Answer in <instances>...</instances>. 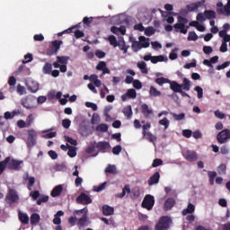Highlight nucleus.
<instances>
[{
	"mask_svg": "<svg viewBox=\"0 0 230 230\" xmlns=\"http://www.w3.org/2000/svg\"><path fill=\"white\" fill-rule=\"evenodd\" d=\"M87 207L84 208L83 209L74 211V215L81 217L79 219H77L78 227H85V226H88L89 219L87 217Z\"/></svg>",
	"mask_w": 230,
	"mask_h": 230,
	"instance_id": "nucleus-1",
	"label": "nucleus"
},
{
	"mask_svg": "<svg viewBox=\"0 0 230 230\" xmlns=\"http://www.w3.org/2000/svg\"><path fill=\"white\" fill-rule=\"evenodd\" d=\"M177 19L178 22L173 25V28L176 31H179L180 30V33L186 35V33H188V29L190 28V26H186V24H188V18L178 16Z\"/></svg>",
	"mask_w": 230,
	"mask_h": 230,
	"instance_id": "nucleus-2",
	"label": "nucleus"
},
{
	"mask_svg": "<svg viewBox=\"0 0 230 230\" xmlns=\"http://www.w3.org/2000/svg\"><path fill=\"white\" fill-rule=\"evenodd\" d=\"M172 224V218L168 216H164L160 217L158 223L155 226V230H168L170 229V225Z\"/></svg>",
	"mask_w": 230,
	"mask_h": 230,
	"instance_id": "nucleus-3",
	"label": "nucleus"
},
{
	"mask_svg": "<svg viewBox=\"0 0 230 230\" xmlns=\"http://www.w3.org/2000/svg\"><path fill=\"white\" fill-rule=\"evenodd\" d=\"M155 204V199L154 196L150 194H146L142 201V208L144 209H147V211H151V209L154 208V205Z\"/></svg>",
	"mask_w": 230,
	"mask_h": 230,
	"instance_id": "nucleus-4",
	"label": "nucleus"
},
{
	"mask_svg": "<svg viewBox=\"0 0 230 230\" xmlns=\"http://www.w3.org/2000/svg\"><path fill=\"white\" fill-rule=\"evenodd\" d=\"M230 139V130L223 129L217 135V141L219 145H226Z\"/></svg>",
	"mask_w": 230,
	"mask_h": 230,
	"instance_id": "nucleus-5",
	"label": "nucleus"
},
{
	"mask_svg": "<svg viewBox=\"0 0 230 230\" xmlns=\"http://www.w3.org/2000/svg\"><path fill=\"white\" fill-rule=\"evenodd\" d=\"M62 44H63L62 40H56L52 41L47 50V55H49V57H51L52 55H57Z\"/></svg>",
	"mask_w": 230,
	"mask_h": 230,
	"instance_id": "nucleus-6",
	"label": "nucleus"
},
{
	"mask_svg": "<svg viewBox=\"0 0 230 230\" xmlns=\"http://www.w3.org/2000/svg\"><path fill=\"white\" fill-rule=\"evenodd\" d=\"M26 145L28 147L35 146L37 145V131L35 129H29Z\"/></svg>",
	"mask_w": 230,
	"mask_h": 230,
	"instance_id": "nucleus-7",
	"label": "nucleus"
},
{
	"mask_svg": "<svg viewBox=\"0 0 230 230\" xmlns=\"http://www.w3.org/2000/svg\"><path fill=\"white\" fill-rule=\"evenodd\" d=\"M182 156L184 159H186V161H189V163H195V161L199 159L197 152L193 150H183Z\"/></svg>",
	"mask_w": 230,
	"mask_h": 230,
	"instance_id": "nucleus-8",
	"label": "nucleus"
},
{
	"mask_svg": "<svg viewBox=\"0 0 230 230\" xmlns=\"http://www.w3.org/2000/svg\"><path fill=\"white\" fill-rule=\"evenodd\" d=\"M76 202H77V204H82L83 206H87V204H92L93 203V199L85 192H82L76 198Z\"/></svg>",
	"mask_w": 230,
	"mask_h": 230,
	"instance_id": "nucleus-9",
	"label": "nucleus"
},
{
	"mask_svg": "<svg viewBox=\"0 0 230 230\" xmlns=\"http://www.w3.org/2000/svg\"><path fill=\"white\" fill-rule=\"evenodd\" d=\"M19 200V195L17 194V190L13 189H10L9 192L6 196V201L9 204H13Z\"/></svg>",
	"mask_w": 230,
	"mask_h": 230,
	"instance_id": "nucleus-10",
	"label": "nucleus"
},
{
	"mask_svg": "<svg viewBox=\"0 0 230 230\" xmlns=\"http://www.w3.org/2000/svg\"><path fill=\"white\" fill-rule=\"evenodd\" d=\"M69 61V57L67 56H58L57 57V61L53 63V66L56 69H58L60 67V64L62 65H67V62Z\"/></svg>",
	"mask_w": 230,
	"mask_h": 230,
	"instance_id": "nucleus-11",
	"label": "nucleus"
},
{
	"mask_svg": "<svg viewBox=\"0 0 230 230\" xmlns=\"http://www.w3.org/2000/svg\"><path fill=\"white\" fill-rule=\"evenodd\" d=\"M205 4L206 0H201L199 2L190 4L187 5V10H189V12H197V10H199V8H201V6H204Z\"/></svg>",
	"mask_w": 230,
	"mask_h": 230,
	"instance_id": "nucleus-12",
	"label": "nucleus"
},
{
	"mask_svg": "<svg viewBox=\"0 0 230 230\" xmlns=\"http://www.w3.org/2000/svg\"><path fill=\"white\" fill-rule=\"evenodd\" d=\"M22 164V161L12 159L8 162V169L9 170H21V165Z\"/></svg>",
	"mask_w": 230,
	"mask_h": 230,
	"instance_id": "nucleus-13",
	"label": "nucleus"
},
{
	"mask_svg": "<svg viewBox=\"0 0 230 230\" xmlns=\"http://www.w3.org/2000/svg\"><path fill=\"white\" fill-rule=\"evenodd\" d=\"M23 180L24 181H29L27 188H28L29 191H31L33 186H35V177L30 176V174H28V172H26L23 175Z\"/></svg>",
	"mask_w": 230,
	"mask_h": 230,
	"instance_id": "nucleus-14",
	"label": "nucleus"
},
{
	"mask_svg": "<svg viewBox=\"0 0 230 230\" xmlns=\"http://www.w3.org/2000/svg\"><path fill=\"white\" fill-rule=\"evenodd\" d=\"M143 137L146 138L149 143H153V145H155V142L157 141V137H155L152 132L150 131H142Z\"/></svg>",
	"mask_w": 230,
	"mask_h": 230,
	"instance_id": "nucleus-15",
	"label": "nucleus"
},
{
	"mask_svg": "<svg viewBox=\"0 0 230 230\" xmlns=\"http://www.w3.org/2000/svg\"><path fill=\"white\" fill-rule=\"evenodd\" d=\"M161 179V174L159 172H155L149 179L148 184L149 186H154V184H159V180Z\"/></svg>",
	"mask_w": 230,
	"mask_h": 230,
	"instance_id": "nucleus-16",
	"label": "nucleus"
},
{
	"mask_svg": "<svg viewBox=\"0 0 230 230\" xmlns=\"http://www.w3.org/2000/svg\"><path fill=\"white\" fill-rule=\"evenodd\" d=\"M119 48L120 51H123L124 55L128 53V48H130V46L127 45V43L125 42V39L121 38L119 40L118 46Z\"/></svg>",
	"mask_w": 230,
	"mask_h": 230,
	"instance_id": "nucleus-17",
	"label": "nucleus"
},
{
	"mask_svg": "<svg viewBox=\"0 0 230 230\" xmlns=\"http://www.w3.org/2000/svg\"><path fill=\"white\" fill-rule=\"evenodd\" d=\"M96 148L99 149V152H102L103 154H105L106 150H109V148H111V144H109V142H99L96 145Z\"/></svg>",
	"mask_w": 230,
	"mask_h": 230,
	"instance_id": "nucleus-18",
	"label": "nucleus"
},
{
	"mask_svg": "<svg viewBox=\"0 0 230 230\" xmlns=\"http://www.w3.org/2000/svg\"><path fill=\"white\" fill-rule=\"evenodd\" d=\"M142 114L145 118H150L151 114H154V111L148 107V104L144 103L141 105Z\"/></svg>",
	"mask_w": 230,
	"mask_h": 230,
	"instance_id": "nucleus-19",
	"label": "nucleus"
},
{
	"mask_svg": "<svg viewBox=\"0 0 230 230\" xmlns=\"http://www.w3.org/2000/svg\"><path fill=\"white\" fill-rule=\"evenodd\" d=\"M174 206H175V199L168 198L164 202V211H170V209H172V208H173Z\"/></svg>",
	"mask_w": 230,
	"mask_h": 230,
	"instance_id": "nucleus-20",
	"label": "nucleus"
},
{
	"mask_svg": "<svg viewBox=\"0 0 230 230\" xmlns=\"http://www.w3.org/2000/svg\"><path fill=\"white\" fill-rule=\"evenodd\" d=\"M102 214L105 217H111V215H114V208H112L109 205H103L102 206Z\"/></svg>",
	"mask_w": 230,
	"mask_h": 230,
	"instance_id": "nucleus-21",
	"label": "nucleus"
},
{
	"mask_svg": "<svg viewBox=\"0 0 230 230\" xmlns=\"http://www.w3.org/2000/svg\"><path fill=\"white\" fill-rule=\"evenodd\" d=\"M180 89H183V91H190V89H191V81L184 77L183 84H180Z\"/></svg>",
	"mask_w": 230,
	"mask_h": 230,
	"instance_id": "nucleus-22",
	"label": "nucleus"
},
{
	"mask_svg": "<svg viewBox=\"0 0 230 230\" xmlns=\"http://www.w3.org/2000/svg\"><path fill=\"white\" fill-rule=\"evenodd\" d=\"M63 190L64 187H62V185L56 186L51 191V197H60Z\"/></svg>",
	"mask_w": 230,
	"mask_h": 230,
	"instance_id": "nucleus-23",
	"label": "nucleus"
},
{
	"mask_svg": "<svg viewBox=\"0 0 230 230\" xmlns=\"http://www.w3.org/2000/svg\"><path fill=\"white\" fill-rule=\"evenodd\" d=\"M138 42H140V47L143 48H150V39H146L145 36H140L138 38Z\"/></svg>",
	"mask_w": 230,
	"mask_h": 230,
	"instance_id": "nucleus-24",
	"label": "nucleus"
},
{
	"mask_svg": "<svg viewBox=\"0 0 230 230\" xmlns=\"http://www.w3.org/2000/svg\"><path fill=\"white\" fill-rule=\"evenodd\" d=\"M27 87L28 91H30L31 93H37V91H39V83L31 81L27 84Z\"/></svg>",
	"mask_w": 230,
	"mask_h": 230,
	"instance_id": "nucleus-25",
	"label": "nucleus"
},
{
	"mask_svg": "<svg viewBox=\"0 0 230 230\" xmlns=\"http://www.w3.org/2000/svg\"><path fill=\"white\" fill-rule=\"evenodd\" d=\"M170 89L173 91V93H180L182 89H181V84L176 81H170Z\"/></svg>",
	"mask_w": 230,
	"mask_h": 230,
	"instance_id": "nucleus-26",
	"label": "nucleus"
},
{
	"mask_svg": "<svg viewBox=\"0 0 230 230\" xmlns=\"http://www.w3.org/2000/svg\"><path fill=\"white\" fill-rule=\"evenodd\" d=\"M18 217H19V220H20V222H22V224H24V225L30 224V217H28V214L19 212Z\"/></svg>",
	"mask_w": 230,
	"mask_h": 230,
	"instance_id": "nucleus-27",
	"label": "nucleus"
},
{
	"mask_svg": "<svg viewBox=\"0 0 230 230\" xmlns=\"http://www.w3.org/2000/svg\"><path fill=\"white\" fill-rule=\"evenodd\" d=\"M191 213H195V205L189 203L187 208L182 210V215L183 217H186V215H191Z\"/></svg>",
	"mask_w": 230,
	"mask_h": 230,
	"instance_id": "nucleus-28",
	"label": "nucleus"
},
{
	"mask_svg": "<svg viewBox=\"0 0 230 230\" xmlns=\"http://www.w3.org/2000/svg\"><path fill=\"white\" fill-rule=\"evenodd\" d=\"M131 191L130 185H125L122 189V193L117 194L116 197H118V199H123L127 193H131Z\"/></svg>",
	"mask_w": 230,
	"mask_h": 230,
	"instance_id": "nucleus-29",
	"label": "nucleus"
},
{
	"mask_svg": "<svg viewBox=\"0 0 230 230\" xmlns=\"http://www.w3.org/2000/svg\"><path fill=\"white\" fill-rule=\"evenodd\" d=\"M39 222H40V216L37 213H33L31 216V225L37 226V224H39Z\"/></svg>",
	"mask_w": 230,
	"mask_h": 230,
	"instance_id": "nucleus-30",
	"label": "nucleus"
},
{
	"mask_svg": "<svg viewBox=\"0 0 230 230\" xmlns=\"http://www.w3.org/2000/svg\"><path fill=\"white\" fill-rule=\"evenodd\" d=\"M137 67L140 69L143 75H148V68H146V63L145 61H141L137 63Z\"/></svg>",
	"mask_w": 230,
	"mask_h": 230,
	"instance_id": "nucleus-31",
	"label": "nucleus"
},
{
	"mask_svg": "<svg viewBox=\"0 0 230 230\" xmlns=\"http://www.w3.org/2000/svg\"><path fill=\"white\" fill-rule=\"evenodd\" d=\"M139 195H141V190L139 189V187H135L134 189H132L131 199H139Z\"/></svg>",
	"mask_w": 230,
	"mask_h": 230,
	"instance_id": "nucleus-32",
	"label": "nucleus"
},
{
	"mask_svg": "<svg viewBox=\"0 0 230 230\" xmlns=\"http://www.w3.org/2000/svg\"><path fill=\"white\" fill-rule=\"evenodd\" d=\"M204 15L206 19H217V13L213 10H206Z\"/></svg>",
	"mask_w": 230,
	"mask_h": 230,
	"instance_id": "nucleus-33",
	"label": "nucleus"
},
{
	"mask_svg": "<svg viewBox=\"0 0 230 230\" xmlns=\"http://www.w3.org/2000/svg\"><path fill=\"white\" fill-rule=\"evenodd\" d=\"M66 146L68 147L67 155H69V157H76V147L69 144H66Z\"/></svg>",
	"mask_w": 230,
	"mask_h": 230,
	"instance_id": "nucleus-34",
	"label": "nucleus"
},
{
	"mask_svg": "<svg viewBox=\"0 0 230 230\" xmlns=\"http://www.w3.org/2000/svg\"><path fill=\"white\" fill-rule=\"evenodd\" d=\"M123 114L128 118V119H130V118H132V106H126L123 110Z\"/></svg>",
	"mask_w": 230,
	"mask_h": 230,
	"instance_id": "nucleus-35",
	"label": "nucleus"
},
{
	"mask_svg": "<svg viewBox=\"0 0 230 230\" xmlns=\"http://www.w3.org/2000/svg\"><path fill=\"white\" fill-rule=\"evenodd\" d=\"M105 173H111L112 175H116V173H118L116 165L109 164L105 169Z\"/></svg>",
	"mask_w": 230,
	"mask_h": 230,
	"instance_id": "nucleus-36",
	"label": "nucleus"
},
{
	"mask_svg": "<svg viewBox=\"0 0 230 230\" xmlns=\"http://www.w3.org/2000/svg\"><path fill=\"white\" fill-rule=\"evenodd\" d=\"M152 64H157V62H164V56H151Z\"/></svg>",
	"mask_w": 230,
	"mask_h": 230,
	"instance_id": "nucleus-37",
	"label": "nucleus"
},
{
	"mask_svg": "<svg viewBox=\"0 0 230 230\" xmlns=\"http://www.w3.org/2000/svg\"><path fill=\"white\" fill-rule=\"evenodd\" d=\"M8 163H10V157H6L4 161L0 162V175L4 172L6 166H8Z\"/></svg>",
	"mask_w": 230,
	"mask_h": 230,
	"instance_id": "nucleus-38",
	"label": "nucleus"
},
{
	"mask_svg": "<svg viewBox=\"0 0 230 230\" xmlns=\"http://www.w3.org/2000/svg\"><path fill=\"white\" fill-rule=\"evenodd\" d=\"M217 12L218 13L226 15V17L230 16V7H228L227 5H225L223 8L218 9Z\"/></svg>",
	"mask_w": 230,
	"mask_h": 230,
	"instance_id": "nucleus-39",
	"label": "nucleus"
},
{
	"mask_svg": "<svg viewBox=\"0 0 230 230\" xmlns=\"http://www.w3.org/2000/svg\"><path fill=\"white\" fill-rule=\"evenodd\" d=\"M131 48L135 53H137L139 49H142L141 43L139 41L133 40Z\"/></svg>",
	"mask_w": 230,
	"mask_h": 230,
	"instance_id": "nucleus-40",
	"label": "nucleus"
},
{
	"mask_svg": "<svg viewBox=\"0 0 230 230\" xmlns=\"http://www.w3.org/2000/svg\"><path fill=\"white\" fill-rule=\"evenodd\" d=\"M158 85H164V84H170V79L164 77H158L155 80Z\"/></svg>",
	"mask_w": 230,
	"mask_h": 230,
	"instance_id": "nucleus-41",
	"label": "nucleus"
},
{
	"mask_svg": "<svg viewBox=\"0 0 230 230\" xmlns=\"http://www.w3.org/2000/svg\"><path fill=\"white\" fill-rule=\"evenodd\" d=\"M108 40L111 46H113V48H118L119 42H118V40L116 39V36L114 35L109 36Z\"/></svg>",
	"mask_w": 230,
	"mask_h": 230,
	"instance_id": "nucleus-42",
	"label": "nucleus"
},
{
	"mask_svg": "<svg viewBox=\"0 0 230 230\" xmlns=\"http://www.w3.org/2000/svg\"><path fill=\"white\" fill-rule=\"evenodd\" d=\"M150 96H154L155 98L157 96H161V92L158 91L155 87L151 86L149 90Z\"/></svg>",
	"mask_w": 230,
	"mask_h": 230,
	"instance_id": "nucleus-43",
	"label": "nucleus"
},
{
	"mask_svg": "<svg viewBox=\"0 0 230 230\" xmlns=\"http://www.w3.org/2000/svg\"><path fill=\"white\" fill-rule=\"evenodd\" d=\"M226 170H227V166L226 165V164H221L217 167V172H218L219 175H226Z\"/></svg>",
	"mask_w": 230,
	"mask_h": 230,
	"instance_id": "nucleus-44",
	"label": "nucleus"
},
{
	"mask_svg": "<svg viewBox=\"0 0 230 230\" xmlns=\"http://www.w3.org/2000/svg\"><path fill=\"white\" fill-rule=\"evenodd\" d=\"M97 132H107L109 130V126L107 124H100L96 127Z\"/></svg>",
	"mask_w": 230,
	"mask_h": 230,
	"instance_id": "nucleus-45",
	"label": "nucleus"
},
{
	"mask_svg": "<svg viewBox=\"0 0 230 230\" xmlns=\"http://www.w3.org/2000/svg\"><path fill=\"white\" fill-rule=\"evenodd\" d=\"M144 30H145V35H146V37H152V35L155 33V29H154V27H147Z\"/></svg>",
	"mask_w": 230,
	"mask_h": 230,
	"instance_id": "nucleus-46",
	"label": "nucleus"
},
{
	"mask_svg": "<svg viewBox=\"0 0 230 230\" xmlns=\"http://www.w3.org/2000/svg\"><path fill=\"white\" fill-rule=\"evenodd\" d=\"M194 91H196V93H198V98L200 100L202 98H204V90L202 89V87L200 86H196L194 88Z\"/></svg>",
	"mask_w": 230,
	"mask_h": 230,
	"instance_id": "nucleus-47",
	"label": "nucleus"
},
{
	"mask_svg": "<svg viewBox=\"0 0 230 230\" xmlns=\"http://www.w3.org/2000/svg\"><path fill=\"white\" fill-rule=\"evenodd\" d=\"M51 69H52L51 63H46L43 66V73L45 75H50Z\"/></svg>",
	"mask_w": 230,
	"mask_h": 230,
	"instance_id": "nucleus-48",
	"label": "nucleus"
},
{
	"mask_svg": "<svg viewBox=\"0 0 230 230\" xmlns=\"http://www.w3.org/2000/svg\"><path fill=\"white\" fill-rule=\"evenodd\" d=\"M172 116L176 121H181L186 118V115L184 113L177 114V113H172Z\"/></svg>",
	"mask_w": 230,
	"mask_h": 230,
	"instance_id": "nucleus-49",
	"label": "nucleus"
},
{
	"mask_svg": "<svg viewBox=\"0 0 230 230\" xmlns=\"http://www.w3.org/2000/svg\"><path fill=\"white\" fill-rule=\"evenodd\" d=\"M159 124L162 125L163 127H164V128H168V127H170V120H168V119L164 118L163 119L159 120Z\"/></svg>",
	"mask_w": 230,
	"mask_h": 230,
	"instance_id": "nucleus-50",
	"label": "nucleus"
},
{
	"mask_svg": "<svg viewBox=\"0 0 230 230\" xmlns=\"http://www.w3.org/2000/svg\"><path fill=\"white\" fill-rule=\"evenodd\" d=\"M107 67V63L105 61H100L96 66L97 71H102Z\"/></svg>",
	"mask_w": 230,
	"mask_h": 230,
	"instance_id": "nucleus-51",
	"label": "nucleus"
},
{
	"mask_svg": "<svg viewBox=\"0 0 230 230\" xmlns=\"http://www.w3.org/2000/svg\"><path fill=\"white\" fill-rule=\"evenodd\" d=\"M85 107H87L88 109H92L94 111H98V105H96V103L94 102H86Z\"/></svg>",
	"mask_w": 230,
	"mask_h": 230,
	"instance_id": "nucleus-52",
	"label": "nucleus"
},
{
	"mask_svg": "<svg viewBox=\"0 0 230 230\" xmlns=\"http://www.w3.org/2000/svg\"><path fill=\"white\" fill-rule=\"evenodd\" d=\"M188 40H198L199 36L197 35V33L195 31H190L189 32V36H188Z\"/></svg>",
	"mask_w": 230,
	"mask_h": 230,
	"instance_id": "nucleus-53",
	"label": "nucleus"
},
{
	"mask_svg": "<svg viewBox=\"0 0 230 230\" xmlns=\"http://www.w3.org/2000/svg\"><path fill=\"white\" fill-rule=\"evenodd\" d=\"M126 93H128V96L132 100H134L136 96H137L135 89H128Z\"/></svg>",
	"mask_w": 230,
	"mask_h": 230,
	"instance_id": "nucleus-54",
	"label": "nucleus"
},
{
	"mask_svg": "<svg viewBox=\"0 0 230 230\" xmlns=\"http://www.w3.org/2000/svg\"><path fill=\"white\" fill-rule=\"evenodd\" d=\"M229 146L225 145L220 147V153L222 154V155H229Z\"/></svg>",
	"mask_w": 230,
	"mask_h": 230,
	"instance_id": "nucleus-55",
	"label": "nucleus"
},
{
	"mask_svg": "<svg viewBox=\"0 0 230 230\" xmlns=\"http://www.w3.org/2000/svg\"><path fill=\"white\" fill-rule=\"evenodd\" d=\"M65 140L67 141V143H70V145H73L74 146H76V145H78L76 139H74L71 137L65 136Z\"/></svg>",
	"mask_w": 230,
	"mask_h": 230,
	"instance_id": "nucleus-56",
	"label": "nucleus"
},
{
	"mask_svg": "<svg viewBox=\"0 0 230 230\" xmlns=\"http://www.w3.org/2000/svg\"><path fill=\"white\" fill-rule=\"evenodd\" d=\"M163 164V160L161 158H155L153 161L152 166L153 168H157V166H162Z\"/></svg>",
	"mask_w": 230,
	"mask_h": 230,
	"instance_id": "nucleus-57",
	"label": "nucleus"
},
{
	"mask_svg": "<svg viewBox=\"0 0 230 230\" xmlns=\"http://www.w3.org/2000/svg\"><path fill=\"white\" fill-rule=\"evenodd\" d=\"M72 33H75V39H82V37H84V36H85V34L84 33V31H80V30L73 31Z\"/></svg>",
	"mask_w": 230,
	"mask_h": 230,
	"instance_id": "nucleus-58",
	"label": "nucleus"
},
{
	"mask_svg": "<svg viewBox=\"0 0 230 230\" xmlns=\"http://www.w3.org/2000/svg\"><path fill=\"white\" fill-rule=\"evenodd\" d=\"M17 93L20 94V96H22V94H26V88L24 86L18 84L17 85Z\"/></svg>",
	"mask_w": 230,
	"mask_h": 230,
	"instance_id": "nucleus-59",
	"label": "nucleus"
},
{
	"mask_svg": "<svg viewBox=\"0 0 230 230\" xmlns=\"http://www.w3.org/2000/svg\"><path fill=\"white\" fill-rule=\"evenodd\" d=\"M22 107H24L25 109H33V106H31L30 102H28V99H23L21 102Z\"/></svg>",
	"mask_w": 230,
	"mask_h": 230,
	"instance_id": "nucleus-60",
	"label": "nucleus"
},
{
	"mask_svg": "<svg viewBox=\"0 0 230 230\" xmlns=\"http://www.w3.org/2000/svg\"><path fill=\"white\" fill-rule=\"evenodd\" d=\"M203 53H205V55H211V53H213V48L211 46H204Z\"/></svg>",
	"mask_w": 230,
	"mask_h": 230,
	"instance_id": "nucleus-61",
	"label": "nucleus"
},
{
	"mask_svg": "<svg viewBox=\"0 0 230 230\" xmlns=\"http://www.w3.org/2000/svg\"><path fill=\"white\" fill-rule=\"evenodd\" d=\"M177 51H178V49L176 48V49H172V51L170 53V55H169V58H170V60H176V58H177Z\"/></svg>",
	"mask_w": 230,
	"mask_h": 230,
	"instance_id": "nucleus-62",
	"label": "nucleus"
},
{
	"mask_svg": "<svg viewBox=\"0 0 230 230\" xmlns=\"http://www.w3.org/2000/svg\"><path fill=\"white\" fill-rule=\"evenodd\" d=\"M229 65H230V61H226L221 65H218L217 66V71H221V69H226V67H229Z\"/></svg>",
	"mask_w": 230,
	"mask_h": 230,
	"instance_id": "nucleus-63",
	"label": "nucleus"
},
{
	"mask_svg": "<svg viewBox=\"0 0 230 230\" xmlns=\"http://www.w3.org/2000/svg\"><path fill=\"white\" fill-rule=\"evenodd\" d=\"M198 22H204L206 21V15L202 13H199L196 17Z\"/></svg>",
	"mask_w": 230,
	"mask_h": 230,
	"instance_id": "nucleus-64",
	"label": "nucleus"
}]
</instances>
